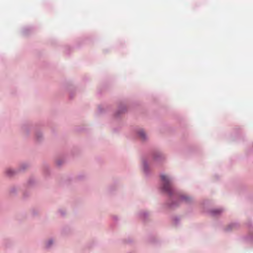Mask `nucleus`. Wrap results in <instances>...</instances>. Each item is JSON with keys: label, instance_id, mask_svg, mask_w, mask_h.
Listing matches in <instances>:
<instances>
[{"label": "nucleus", "instance_id": "obj_2", "mask_svg": "<svg viewBox=\"0 0 253 253\" xmlns=\"http://www.w3.org/2000/svg\"><path fill=\"white\" fill-rule=\"evenodd\" d=\"M139 135L141 137V138L144 139L145 137V134L143 131L141 130L139 132Z\"/></svg>", "mask_w": 253, "mask_h": 253}, {"label": "nucleus", "instance_id": "obj_3", "mask_svg": "<svg viewBox=\"0 0 253 253\" xmlns=\"http://www.w3.org/2000/svg\"><path fill=\"white\" fill-rule=\"evenodd\" d=\"M182 199L183 200H185V201H188V199H189V198L186 197H183L182 198Z\"/></svg>", "mask_w": 253, "mask_h": 253}, {"label": "nucleus", "instance_id": "obj_4", "mask_svg": "<svg viewBox=\"0 0 253 253\" xmlns=\"http://www.w3.org/2000/svg\"><path fill=\"white\" fill-rule=\"evenodd\" d=\"M49 245L51 244V242L50 241L49 242Z\"/></svg>", "mask_w": 253, "mask_h": 253}, {"label": "nucleus", "instance_id": "obj_1", "mask_svg": "<svg viewBox=\"0 0 253 253\" xmlns=\"http://www.w3.org/2000/svg\"><path fill=\"white\" fill-rule=\"evenodd\" d=\"M161 178L163 183V190L168 194H170L172 192V187L169 178L165 175H162Z\"/></svg>", "mask_w": 253, "mask_h": 253}]
</instances>
